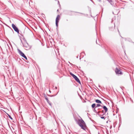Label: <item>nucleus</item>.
<instances>
[{
	"mask_svg": "<svg viewBox=\"0 0 134 134\" xmlns=\"http://www.w3.org/2000/svg\"><path fill=\"white\" fill-rule=\"evenodd\" d=\"M77 123L82 129L84 130H85L86 129L85 124L82 119H79L77 121Z\"/></svg>",
	"mask_w": 134,
	"mask_h": 134,
	"instance_id": "obj_1",
	"label": "nucleus"
},
{
	"mask_svg": "<svg viewBox=\"0 0 134 134\" xmlns=\"http://www.w3.org/2000/svg\"><path fill=\"white\" fill-rule=\"evenodd\" d=\"M20 40L22 43L23 44V46L26 48V50H28L30 49V47L28 43L26 41H24V42L23 43L21 39Z\"/></svg>",
	"mask_w": 134,
	"mask_h": 134,
	"instance_id": "obj_2",
	"label": "nucleus"
},
{
	"mask_svg": "<svg viewBox=\"0 0 134 134\" xmlns=\"http://www.w3.org/2000/svg\"><path fill=\"white\" fill-rule=\"evenodd\" d=\"M70 75L74 77V78L75 79V80L77 82L79 83H81V82L79 79H78V78L77 77V76H76L75 75H74L72 73L70 72Z\"/></svg>",
	"mask_w": 134,
	"mask_h": 134,
	"instance_id": "obj_3",
	"label": "nucleus"
},
{
	"mask_svg": "<svg viewBox=\"0 0 134 134\" xmlns=\"http://www.w3.org/2000/svg\"><path fill=\"white\" fill-rule=\"evenodd\" d=\"M17 50L18 53L21 56L25 58L26 59H27V57L23 52H22L19 49H18Z\"/></svg>",
	"mask_w": 134,
	"mask_h": 134,
	"instance_id": "obj_4",
	"label": "nucleus"
},
{
	"mask_svg": "<svg viewBox=\"0 0 134 134\" xmlns=\"http://www.w3.org/2000/svg\"><path fill=\"white\" fill-rule=\"evenodd\" d=\"M60 16L59 15H57L56 19L55 24L56 25L57 27H58V23L60 19Z\"/></svg>",
	"mask_w": 134,
	"mask_h": 134,
	"instance_id": "obj_5",
	"label": "nucleus"
},
{
	"mask_svg": "<svg viewBox=\"0 0 134 134\" xmlns=\"http://www.w3.org/2000/svg\"><path fill=\"white\" fill-rule=\"evenodd\" d=\"M115 71L116 74H122V73L120 71V68H116L115 70Z\"/></svg>",
	"mask_w": 134,
	"mask_h": 134,
	"instance_id": "obj_6",
	"label": "nucleus"
},
{
	"mask_svg": "<svg viewBox=\"0 0 134 134\" xmlns=\"http://www.w3.org/2000/svg\"><path fill=\"white\" fill-rule=\"evenodd\" d=\"M12 27L16 32H17L18 33H19V30L18 28L15 26V25L14 24H12Z\"/></svg>",
	"mask_w": 134,
	"mask_h": 134,
	"instance_id": "obj_7",
	"label": "nucleus"
},
{
	"mask_svg": "<svg viewBox=\"0 0 134 134\" xmlns=\"http://www.w3.org/2000/svg\"><path fill=\"white\" fill-rule=\"evenodd\" d=\"M104 110V113H103V115H104L105 113L108 111V109L107 107L105 106H102V108Z\"/></svg>",
	"mask_w": 134,
	"mask_h": 134,
	"instance_id": "obj_8",
	"label": "nucleus"
},
{
	"mask_svg": "<svg viewBox=\"0 0 134 134\" xmlns=\"http://www.w3.org/2000/svg\"><path fill=\"white\" fill-rule=\"evenodd\" d=\"M95 102L97 103L102 104L101 102L99 100L97 99L95 100Z\"/></svg>",
	"mask_w": 134,
	"mask_h": 134,
	"instance_id": "obj_9",
	"label": "nucleus"
},
{
	"mask_svg": "<svg viewBox=\"0 0 134 134\" xmlns=\"http://www.w3.org/2000/svg\"><path fill=\"white\" fill-rule=\"evenodd\" d=\"M102 115H103V114L102 115H99V116L101 119H104V120H105V117L104 116H102Z\"/></svg>",
	"mask_w": 134,
	"mask_h": 134,
	"instance_id": "obj_10",
	"label": "nucleus"
},
{
	"mask_svg": "<svg viewBox=\"0 0 134 134\" xmlns=\"http://www.w3.org/2000/svg\"><path fill=\"white\" fill-rule=\"evenodd\" d=\"M100 106L102 108V106L100 104H96V108Z\"/></svg>",
	"mask_w": 134,
	"mask_h": 134,
	"instance_id": "obj_11",
	"label": "nucleus"
},
{
	"mask_svg": "<svg viewBox=\"0 0 134 134\" xmlns=\"http://www.w3.org/2000/svg\"><path fill=\"white\" fill-rule=\"evenodd\" d=\"M96 104L95 103L91 105L92 107V108H94L96 106Z\"/></svg>",
	"mask_w": 134,
	"mask_h": 134,
	"instance_id": "obj_12",
	"label": "nucleus"
},
{
	"mask_svg": "<svg viewBox=\"0 0 134 134\" xmlns=\"http://www.w3.org/2000/svg\"><path fill=\"white\" fill-rule=\"evenodd\" d=\"M9 116V117L11 120H13V118H12L11 116L9 115V114H7Z\"/></svg>",
	"mask_w": 134,
	"mask_h": 134,
	"instance_id": "obj_13",
	"label": "nucleus"
},
{
	"mask_svg": "<svg viewBox=\"0 0 134 134\" xmlns=\"http://www.w3.org/2000/svg\"><path fill=\"white\" fill-rule=\"evenodd\" d=\"M44 97L45 98V99L46 100H48V97H47L46 96V95H44Z\"/></svg>",
	"mask_w": 134,
	"mask_h": 134,
	"instance_id": "obj_14",
	"label": "nucleus"
},
{
	"mask_svg": "<svg viewBox=\"0 0 134 134\" xmlns=\"http://www.w3.org/2000/svg\"><path fill=\"white\" fill-rule=\"evenodd\" d=\"M97 112V113L98 114V115H99H99H100L99 114V113L100 112H101V111H99Z\"/></svg>",
	"mask_w": 134,
	"mask_h": 134,
	"instance_id": "obj_15",
	"label": "nucleus"
},
{
	"mask_svg": "<svg viewBox=\"0 0 134 134\" xmlns=\"http://www.w3.org/2000/svg\"><path fill=\"white\" fill-rule=\"evenodd\" d=\"M109 3L111 4V2H112L111 0H107Z\"/></svg>",
	"mask_w": 134,
	"mask_h": 134,
	"instance_id": "obj_16",
	"label": "nucleus"
},
{
	"mask_svg": "<svg viewBox=\"0 0 134 134\" xmlns=\"http://www.w3.org/2000/svg\"><path fill=\"white\" fill-rule=\"evenodd\" d=\"M94 111L96 113H97V111H96V110H95V109L94 110Z\"/></svg>",
	"mask_w": 134,
	"mask_h": 134,
	"instance_id": "obj_17",
	"label": "nucleus"
},
{
	"mask_svg": "<svg viewBox=\"0 0 134 134\" xmlns=\"http://www.w3.org/2000/svg\"><path fill=\"white\" fill-rule=\"evenodd\" d=\"M46 101L47 102H48V103H50V102L49 100L48 99V100H46Z\"/></svg>",
	"mask_w": 134,
	"mask_h": 134,
	"instance_id": "obj_18",
	"label": "nucleus"
},
{
	"mask_svg": "<svg viewBox=\"0 0 134 134\" xmlns=\"http://www.w3.org/2000/svg\"><path fill=\"white\" fill-rule=\"evenodd\" d=\"M101 112L103 114V113H104V111L103 110H102L101 111Z\"/></svg>",
	"mask_w": 134,
	"mask_h": 134,
	"instance_id": "obj_19",
	"label": "nucleus"
},
{
	"mask_svg": "<svg viewBox=\"0 0 134 134\" xmlns=\"http://www.w3.org/2000/svg\"><path fill=\"white\" fill-rule=\"evenodd\" d=\"M48 104H49L51 106H52V104H51V102H50V103H48Z\"/></svg>",
	"mask_w": 134,
	"mask_h": 134,
	"instance_id": "obj_20",
	"label": "nucleus"
},
{
	"mask_svg": "<svg viewBox=\"0 0 134 134\" xmlns=\"http://www.w3.org/2000/svg\"><path fill=\"white\" fill-rule=\"evenodd\" d=\"M69 63L70 64H71V65H73V64H72L71 63L69 62Z\"/></svg>",
	"mask_w": 134,
	"mask_h": 134,
	"instance_id": "obj_21",
	"label": "nucleus"
},
{
	"mask_svg": "<svg viewBox=\"0 0 134 134\" xmlns=\"http://www.w3.org/2000/svg\"><path fill=\"white\" fill-rule=\"evenodd\" d=\"M115 25H114V27H113V29H114V28H115Z\"/></svg>",
	"mask_w": 134,
	"mask_h": 134,
	"instance_id": "obj_22",
	"label": "nucleus"
},
{
	"mask_svg": "<svg viewBox=\"0 0 134 134\" xmlns=\"http://www.w3.org/2000/svg\"><path fill=\"white\" fill-rule=\"evenodd\" d=\"M55 89H57V87H55Z\"/></svg>",
	"mask_w": 134,
	"mask_h": 134,
	"instance_id": "obj_23",
	"label": "nucleus"
},
{
	"mask_svg": "<svg viewBox=\"0 0 134 134\" xmlns=\"http://www.w3.org/2000/svg\"><path fill=\"white\" fill-rule=\"evenodd\" d=\"M112 126H110V129H111L112 128Z\"/></svg>",
	"mask_w": 134,
	"mask_h": 134,
	"instance_id": "obj_24",
	"label": "nucleus"
},
{
	"mask_svg": "<svg viewBox=\"0 0 134 134\" xmlns=\"http://www.w3.org/2000/svg\"><path fill=\"white\" fill-rule=\"evenodd\" d=\"M110 30H112L111 29V27H110Z\"/></svg>",
	"mask_w": 134,
	"mask_h": 134,
	"instance_id": "obj_25",
	"label": "nucleus"
},
{
	"mask_svg": "<svg viewBox=\"0 0 134 134\" xmlns=\"http://www.w3.org/2000/svg\"><path fill=\"white\" fill-rule=\"evenodd\" d=\"M58 3L59 4V1H58Z\"/></svg>",
	"mask_w": 134,
	"mask_h": 134,
	"instance_id": "obj_26",
	"label": "nucleus"
},
{
	"mask_svg": "<svg viewBox=\"0 0 134 134\" xmlns=\"http://www.w3.org/2000/svg\"><path fill=\"white\" fill-rule=\"evenodd\" d=\"M55 96V95H53V96Z\"/></svg>",
	"mask_w": 134,
	"mask_h": 134,
	"instance_id": "obj_27",
	"label": "nucleus"
},
{
	"mask_svg": "<svg viewBox=\"0 0 134 134\" xmlns=\"http://www.w3.org/2000/svg\"><path fill=\"white\" fill-rule=\"evenodd\" d=\"M100 109V108H99L98 109Z\"/></svg>",
	"mask_w": 134,
	"mask_h": 134,
	"instance_id": "obj_28",
	"label": "nucleus"
},
{
	"mask_svg": "<svg viewBox=\"0 0 134 134\" xmlns=\"http://www.w3.org/2000/svg\"><path fill=\"white\" fill-rule=\"evenodd\" d=\"M100 109V108H99L98 109Z\"/></svg>",
	"mask_w": 134,
	"mask_h": 134,
	"instance_id": "obj_29",
	"label": "nucleus"
},
{
	"mask_svg": "<svg viewBox=\"0 0 134 134\" xmlns=\"http://www.w3.org/2000/svg\"><path fill=\"white\" fill-rule=\"evenodd\" d=\"M96 43L97 44V41H96Z\"/></svg>",
	"mask_w": 134,
	"mask_h": 134,
	"instance_id": "obj_30",
	"label": "nucleus"
},
{
	"mask_svg": "<svg viewBox=\"0 0 134 134\" xmlns=\"http://www.w3.org/2000/svg\"><path fill=\"white\" fill-rule=\"evenodd\" d=\"M49 92H51V91H49Z\"/></svg>",
	"mask_w": 134,
	"mask_h": 134,
	"instance_id": "obj_31",
	"label": "nucleus"
},
{
	"mask_svg": "<svg viewBox=\"0 0 134 134\" xmlns=\"http://www.w3.org/2000/svg\"><path fill=\"white\" fill-rule=\"evenodd\" d=\"M118 32H119V30H118Z\"/></svg>",
	"mask_w": 134,
	"mask_h": 134,
	"instance_id": "obj_32",
	"label": "nucleus"
}]
</instances>
